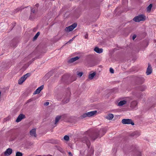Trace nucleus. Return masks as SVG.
<instances>
[{
  "instance_id": "2f4dec72",
  "label": "nucleus",
  "mask_w": 156,
  "mask_h": 156,
  "mask_svg": "<svg viewBox=\"0 0 156 156\" xmlns=\"http://www.w3.org/2000/svg\"><path fill=\"white\" fill-rule=\"evenodd\" d=\"M75 37H74L72 39L70 40L69 41V42H71L75 38Z\"/></svg>"
},
{
  "instance_id": "a211bd4d",
  "label": "nucleus",
  "mask_w": 156,
  "mask_h": 156,
  "mask_svg": "<svg viewBox=\"0 0 156 156\" xmlns=\"http://www.w3.org/2000/svg\"><path fill=\"white\" fill-rule=\"evenodd\" d=\"M61 119L60 116H57L56 117L55 121V125L58 122L60 119Z\"/></svg>"
},
{
  "instance_id": "20e7f679",
  "label": "nucleus",
  "mask_w": 156,
  "mask_h": 156,
  "mask_svg": "<svg viewBox=\"0 0 156 156\" xmlns=\"http://www.w3.org/2000/svg\"><path fill=\"white\" fill-rule=\"evenodd\" d=\"M122 122L124 124H131L132 125H134V123L132 120L130 119H123L122 121Z\"/></svg>"
},
{
  "instance_id": "f257e3e1",
  "label": "nucleus",
  "mask_w": 156,
  "mask_h": 156,
  "mask_svg": "<svg viewBox=\"0 0 156 156\" xmlns=\"http://www.w3.org/2000/svg\"><path fill=\"white\" fill-rule=\"evenodd\" d=\"M145 20V17L143 15H140L135 17L133 20L136 22H139L140 21H144Z\"/></svg>"
},
{
  "instance_id": "dca6fc26",
  "label": "nucleus",
  "mask_w": 156,
  "mask_h": 156,
  "mask_svg": "<svg viewBox=\"0 0 156 156\" xmlns=\"http://www.w3.org/2000/svg\"><path fill=\"white\" fill-rule=\"evenodd\" d=\"M114 117L113 115L112 114H109L106 116V118L109 120L112 119Z\"/></svg>"
},
{
  "instance_id": "393cba45",
  "label": "nucleus",
  "mask_w": 156,
  "mask_h": 156,
  "mask_svg": "<svg viewBox=\"0 0 156 156\" xmlns=\"http://www.w3.org/2000/svg\"><path fill=\"white\" fill-rule=\"evenodd\" d=\"M83 74L82 72H79L77 73V75L78 76L80 77L82 76Z\"/></svg>"
},
{
  "instance_id": "6e6552de",
  "label": "nucleus",
  "mask_w": 156,
  "mask_h": 156,
  "mask_svg": "<svg viewBox=\"0 0 156 156\" xmlns=\"http://www.w3.org/2000/svg\"><path fill=\"white\" fill-rule=\"evenodd\" d=\"M30 134L31 136L36 137H37V134H36V129H34L31 130L30 131Z\"/></svg>"
},
{
  "instance_id": "aec40b11",
  "label": "nucleus",
  "mask_w": 156,
  "mask_h": 156,
  "mask_svg": "<svg viewBox=\"0 0 156 156\" xmlns=\"http://www.w3.org/2000/svg\"><path fill=\"white\" fill-rule=\"evenodd\" d=\"M152 4H150L149 5L147 8V11H150L152 7Z\"/></svg>"
},
{
  "instance_id": "f3484780",
  "label": "nucleus",
  "mask_w": 156,
  "mask_h": 156,
  "mask_svg": "<svg viewBox=\"0 0 156 156\" xmlns=\"http://www.w3.org/2000/svg\"><path fill=\"white\" fill-rule=\"evenodd\" d=\"M95 75L96 73L95 72L90 73L89 75L88 78L92 80L93 78Z\"/></svg>"
},
{
  "instance_id": "cd10ccee",
  "label": "nucleus",
  "mask_w": 156,
  "mask_h": 156,
  "mask_svg": "<svg viewBox=\"0 0 156 156\" xmlns=\"http://www.w3.org/2000/svg\"><path fill=\"white\" fill-rule=\"evenodd\" d=\"M31 11L34 13L35 12V10L33 8H32L31 9Z\"/></svg>"
},
{
  "instance_id": "473e14b6",
  "label": "nucleus",
  "mask_w": 156,
  "mask_h": 156,
  "mask_svg": "<svg viewBox=\"0 0 156 156\" xmlns=\"http://www.w3.org/2000/svg\"><path fill=\"white\" fill-rule=\"evenodd\" d=\"M38 5H36V6H37H37H38Z\"/></svg>"
},
{
  "instance_id": "423d86ee",
  "label": "nucleus",
  "mask_w": 156,
  "mask_h": 156,
  "mask_svg": "<svg viewBox=\"0 0 156 156\" xmlns=\"http://www.w3.org/2000/svg\"><path fill=\"white\" fill-rule=\"evenodd\" d=\"M103 129L100 130V131L99 132V133L96 134L94 135V136L92 138V139L94 140L98 137L101 138V137H102L103 136V135L105 134V133L102 134H101V132H103Z\"/></svg>"
},
{
  "instance_id": "c85d7f7f",
  "label": "nucleus",
  "mask_w": 156,
  "mask_h": 156,
  "mask_svg": "<svg viewBox=\"0 0 156 156\" xmlns=\"http://www.w3.org/2000/svg\"><path fill=\"white\" fill-rule=\"evenodd\" d=\"M84 37L85 38H87V37H88V35L87 34H86L85 36H84Z\"/></svg>"
},
{
  "instance_id": "4468645a",
  "label": "nucleus",
  "mask_w": 156,
  "mask_h": 156,
  "mask_svg": "<svg viewBox=\"0 0 156 156\" xmlns=\"http://www.w3.org/2000/svg\"><path fill=\"white\" fill-rule=\"evenodd\" d=\"M24 117V115L23 114L20 115L16 120V122H19Z\"/></svg>"
},
{
  "instance_id": "a878e982",
  "label": "nucleus",
  "mask_w": 156,
  "mask_h": 156,
  "mask_svg": "<svg viewBox=\"0 0 156 156\" xmlns=\"http://www.w3.org/2000/svg\"><path fill=\"white\" fill-rule=\"evenodd\" d=\"M110 72L112 73H114V70L112 68H110Z\"/></svg>"
},
{
  "instance_id": "9b49d317",
  "label": "nucleus",
  "mask_w": 156,
  "mask_h": 156,
  "mask_svg": "<svg viewBox=\"0 0 156 156\" xmlns=\"http://www.w3.org/2000/svg\"><path fill=\"white\" fill-rule=\"evenodd\" d=\"M137 105V102L136 101H132L130 104V107L133 109H134L136 108Z\"/></svg>"
},
{
  "instance_id": "4be33fe9",
  "label": "nucleus",
  "mask_w": 156,
  "mask_h": 156,
  "mask_svg": "<svg viewBox=\"0 0 156 156\" xmlns=\"http://www.w3.org/2000/svg\"><path fill=\"white\" fill-rule=\"evenodd\" d=\"M23 154L20 152H17L16 153V156H22Z\"/></svg>"
},
{
  "instance_id": "9d476101",
  "label": "nucleus",
  "mask_w": 156,
  "mask_h": 156,
  "mask_svg": "<svg viewBox=\"0 0 156 156\" xmlns=\"http://www.w3.org/2000/svg\"><path fill=\"white\" fill-rule=\"evenodd\" d=\"M12 152V150L10 148L7 149L4 152V154L6 156H8L11 154Z\"/></svg>"
},
{
  "instance_id": "b1692460",
  "label": "nucleus",
  "mask_w": 156,
  "mask_h": 156,
  "mask_svg": "<svg viewBox=\"0 0 156 156\" xmlns=\"http://www.w3.org/2000/svg\"><path fill=\"white\" fill-rule=\"evenodd\" d=\"M64 139L66 140H68L69 139V136L67 135H66L64 136Z\"/></svg>"
},
{
  "instance_id": "bb28decb",
  "label": "nucleus",
  "mask_w": 156,
  "mask_h": 156,
  "mask_svg": "<svg viewBox=\"0 0 156 156\" xmlns=\"http://www.w3.org/2000/svg\"><path fill=\"white\" fill-rule=\"evenodd\" d=\"M136 35H133V40H134L136 38Z\"/></svg>"
},
{
  "instance_id": "6ab92c4d",
  "label": "nucleus",
  "mask_w": 156,
  "mask_h": 156,
  "mask_svg": "<svg viewBox=\"0 0 156 156\" xmlns=\"http://www.w3.org/2000/svg\"><path fill=\"white\" fill-rule=\"evenodd\" d=\"M85 139L86 140H83V143H86L87 146H89V145L90 142L89 140H88V139H87L86 138H85Z\"/></svg>"
},
{
  "instance_id": "c756f323",
  "label": "nucleus",
  "mask_w": 156,
  "mask_h": 156,
  "mask_svg": "<svg viewBox=\"0 0 156 156\" xmlns=\"http://www.w3.org/2000/svg\"><path fill=\"white\" fill-rule=\"evenodd\" d=\"M68 154L70 156H72V154L70 152H69Z\"/></svg>"
},
{
  "instance_id": "5701e85b",
  "label": "nucleus",
  "mask_w": 156,
  "mask_h": 156,
  "mask_svg": "<svg viewBox=\"0 0 156 156\" xmlns=\"http://www.w3.org/2000/svg\"><path fill=\"white\" fill-rule=\"evenodd\" d=\"M39 34H40V33L39 32H38L34 36V40L36 39L37 38V37H38V36L39 35Z\"/></svg>"
},
{
  "instance_id": "72a5a7b5",
  "label": "nucleus",
  "mask_w": 156,
  "mask_h": 156,
  "mask_svg": "<svg viewBox=\"0 0 156 156\" xmlns=\"http://www.w3.org/2000/svg\"><path fill=\"white\" fill-rule=\"evenodd\" d=\"M140 133H139V135H140Z\"/></svg>"
},
{
  "instance_id": "412c9836",
  "label": "nucleus",
  "mask_w": 156,
  "mask_h": 156,
  "mask_svg": "<svg viewBox=\"0 0 156 156\" xmlns=\"http://www.w3.org/2000/svg\"><path fill=\"white\" fill-rule=\"evenodd\" d=\"M63 102L64 103H68L69 101V98H65L63 100Z\"/></svg>"
},
{
  "instance_id": "f03ea898",
  "label": "nucleus",
  "mask_w": 156,
  "mask_h": 156,
  "mask_svg": "<svg viewBox=\"0 0 156 156\" xmlns=\"http://www.w3.org/2000/svg\"><path fill=\"white\" fill-rule=\"evenodd\" d=\"M96 111H93L88 112L83 114L82 117L83 118H84L87 117H90L93 116L96 114Z\"/></svg>"
},
{
  "instance_id": "2eb2a0df",
  "label": "nucleus",
  "mask_w": 156,
  "mask_h": 156,
  "mask_svg": "<svg viewBox=\"0 0 156 156\" xmlns=\"http://www.w3.org/2000/svg\"><path fill=\"white\" fill-rule=\"evenodd\" d=\"M79 58L78 57L76 56L70 59L69 60V62H73L78 60Z\"/></svg>"
},
{
  "instance_id": "7c9ffc66",
  "label": "nucleus",
  "mask_w": 156,
  "mask_h": 156,
  "mask_svg": "<svg viewBox=\"0 0 156 156\" xmlns=\"http://www.w3.org/2000/svg\"><path fill=\"white\" fill-rule=\"evenodd\" d=\"M49 104V103L48 102H46L44 104L45 105H48Z\"/></svg>"
},
{
  "instance_id": "ddd939ff",
  "label": "nucleus",
  "mask_w": 156,
  "mask_h": 156,
  "mask_svg": "<svg viewBox=\"0 0 156 156\" xmlns=\"http://www.w3.org/2000/svg\"><path fill=\"white\" fill-rule=\"evenodd\" d=\"M94 50L96 52L98 53H101L103 51V49L102 48H99L98 47H95Z\"/></svg>"
},
{
  "instance_id": "f8f14e48",
  "label": "nucleus",
  "mask_w": 156,
  "mask_h": 156,
  "mask_svg": "<svg viewBox=\"0 0 156 156\" xmlns=\"http://www.w3.org/2000/svg\"><path fill=\"white\" fill-rule=\"evenodd\" d=\"M127 102V101L126 100L121 101L118 103V105L119 106H122L126 104Z\"/></svg>"
},
{
  "instance_id": "0eeeda50",
  "label": "nucleus",
  "mask_w": 156,
  "mask_h": 156,
  "mask_svg": "<svg viewBox=\"0 0 156 156\" xmlns=\"http://www.w3.org/2000/svg\"><path fill=\"white\" fill-rule=\"evenodd\" d=\"M44 88V86L41 85L40 87H38L36 90L34 91V94H39L40 92L41 91V90Z\"/></svg>"
},
{
  "instance_id": "7ed1b4c3",
  "label": "nucleus",
  "mask_w": 156,
  "mask_h": 156,
  "mask_svg": "<svg viewBox=\"0 0 156 156\" xmlns=\"http://www.w3.org/2000/svg\"><path fill=\"white\" fill-rule=\"evenodd\" d=\"M30 75V74L29 73H27L25 75H24L19 79L18 82V84H21Z\"/></svg>"
},
{
  "instance_id": "39448f33",
  "label": "nucleus",
  "mask_w": 156,
  "mask_h": 156,
  "mask_svg": "<svg viewBox=\"0 0 156 156\" xmlns=\"http://www.w3.org/2000/svg\"><path fill=\"white\" fill-rule=\"evenodd\" d=\"M77 26V24L74 23L72 25L66 27L65 29V30L67 32H69L73 30Z\"/></svg>"
},
{
  "instance_id": "1a4fd4ad",
  "label": "nucleus",
  "mask_w": 156,
  "mask_h": 156,
  "mask_svg": "<svg viewBox=\"0 0 156 156\" xmlns=\"http://www.w3.org/2000/svg\"><path fill=\"white\" fill-rule=\"evenodd\" d=\"M152 72V69L151 67L149 64H148V67L147 69L146 73L147 75H148L151 74V73Z\"/></svg>"
}]
</instances>
